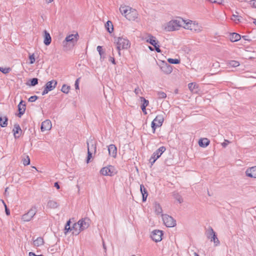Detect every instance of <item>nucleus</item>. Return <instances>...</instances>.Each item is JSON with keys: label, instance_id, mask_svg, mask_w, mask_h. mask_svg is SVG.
I'll use <instances>...</instances> for the list:
<instances>
[{"label": "nucleus", "instance_id": "nucleus-28", "mask_svg": "<svg viewBox=\"0 0 256 256\" xmlns=\"http://www.w3.org/2000/svg\"><path fill=\"white\" fill-rule=\"evenodd\" d=\"M241 38L240 34L236 33H232L230 34V40L232 42H237Z\"/></svg>", "mask_w": 256, "mask_h": 256}, {"label": "nucleus", "instance_id": "nucleus-17", "mask_svg": "<svg viewBox=\"0 0 256 256\" xmlns=\"http://www.w3.org/2000/svg\"><path fill=\"white\" fill-rule=\"evenodd\" d=\"M78 33L76 34H72L68 36H67L65 38V41L66 42H70L72 44H74L78 40Z\"/></svg>", "mask_w": 256, "mask_h": 256}, {"label": "nucleus", "instance_id": "nucleus-31", "mask_svg": "<svg viewBox=\"0 0 256 256\" xmlns=\"http://www.w3.org/2000/svg\"><path fill=\"white\" fill-rule=\"evenodd\" d=\"M105 27L108 32L110 33H112L114 30V26L112 24L110 20H108L105 24Z\"/></svg>", "mask_w": 256, "mask_h": 256}, {"label": "nucleus", "instance_id": "nucleus-62", "mask_svg": "<svg viewBox=\"0 0 256 256\" xmlns=\"http://www.w3.org/2000/svg\"><path fill=\"white\" fill-rule=\"evenodd\" d=\"M102 245H103V248H104L105 250H106V244H104V241H103V242H102Z\"/></svg>", "mask_w": 256, "mask_h": 256}, {"label": "nucleus", "instance_id": "nucleus-7", "mask_svg": "<svg viewBox=\"0 0 256 256\" xmlns=\"http://www.w3.org/2000/svg\"><path fill=\"white\" fill-rule=\"evenodd\" d=\"M162 216L164 223L167 227H174L176 225V221L171 216L162 214Z\"/></svg>", "mask_w": 256, "mask_h": 256}, {"label": "nucleus", "instance_id": "nucleus-59", "mask_svg": "<svg viewBox=\"0 0 256 256\" xmlns=\"http://www.w3.org/2000/svg\"><path fill=\"white\" fill-rule=\"evenodd\" d=\"M110 60H111V62H112V64H116L115 60H114V58L110 57Z\"/></svg>", "mask_w": 256, "mask_h": 256}, {"label": "nucleus", "instance_id": "nucleus-58", "mask_svg": "<svg viewBox=\"0 0 256 256\" xmlns=\"http://www.w3.org/2000/svg\"><path fill=\"white\" fill-rule=\"evenodd\" d=\"M70 222H70V220H68L67 222H66V226H70Z\"/></svg>", "mask_w": 256, "mask_h": 256}, {"label": "nucleus", "instance_id": "nucleus-6", "mask_svg": "<svg viewBox=\"0 0 256 256\" xmlns=\"http://www.w3.org/2000/svg\"><path fill=\"white\" fill-rule=\"evenodd\" d=\"M37 208L36 206H32L27 213L22 215V219L24 222L30 221L34 216L36 214Z\"/></svg>", "mask_w": 256, "mask_h": 256}, {"label": "nucleus", "instance_id": "nucleus-12", "mask_svg": "<svg viewBox=\"0 0 256 256\" xmlns=\"http://www.w3.org/2000/svg\"><path fill=\"white\" fill-rule=\"evenodd\" d=\"M18 116L19 118H21V116L24 114L26 111V102L23 100H21V101L18 106Z\"/></svg>", "mask_w": 256, "mask_h": 256}, {"label": "nucleus", "instance_id": "nucleus-55", "mask_svg": "<svg viewBox=\"0 0 256 256\" xmlns=\"http://www.w3.org/2000/svg\"><path fill=\"white\" fill-rule=\"evenodd\" d=\"M70 230H72V228H70V226H65V228H64V230H65L64 233H65V234H66Z\"/></svg>", "mask_w": 256, "mask_h": 256}, {"label": "nucleus", "instance_id": "nucleus-57", "mask_svg": "<svg viewBox=\"0 0 256 256\" xmlns=\"http://www.w3.org/2000/svg\"><path fill=\"white\" fill-rule=\"evenodd\" d=\"M54 186L57 188V189H60V185L58 183V182H56L54 184Z\"/></svg>", "mask_w": 256, "mask_h": 256}, {"label": "nucleus", "instance_id": "nucleus-63", "mask_svg": "<svg viewBox=\"0 0 256 256\" xmlns=\"http://www.w3.org/2000/svg\"><path fill=\"white\" fill-rule=\"evenodd\" d=\"M46 0V2H48V3L52 2L53 1V0Z\"/></svg>", "mask_w": 256, "mask_h": 256}, {"label": "nucleus", "instance_id": "nucleus-19", "mask_svg": "<svg viewBox=\"0 0 256 256\" xmlns=\"http://www.w3.org/2000/svg\"><path fill=\"white\" fill-rule=\"evenodd\" d=\"M13 132L14 136L16 138H18L20 136L22 132V130H21V128L18 124H14Z\"/></svg>", "mask_w": 256, "mask_h": 256}, {"label": "nucleus", "instance_id": "nucleus-22", "mask_svg": "<svg viewBox=\"0 0 256 256\" xmlns=\"http://www.w3.org/2000/svg\"><path fill=\"white\" fill-rule=\"evenodd\" d=\"M132 8L127 6H120L119 10L122 15L124 16L126 18L127 14L131 10Z\"/></svg>", "mask_w": 256, "mask_h": 256}, {"label": "nucleus", "instance_id": "nucleus-26", "mask_svg": "<svg viewBox=\"0 0 256 256\" xmlns=\"http://www.w3.org/2000/svg\"><path fill=\"white\" fill-rule=\"evenodd\" d=\"M8 118L6 116H0V126L2 128L6 127L8 126Z\"/></svg>", "mask_w": 256, "mask_h": 256}, {"label": "nucleus", "instance_id": "nucleus-24", "mask_svg": "<svg viewBox=\"0 0 256 256\" xmlns=\"http://www.w3.org/2000/svg\"><path fill=\"white\" fill-rule=\"evenodd\" d=\"M140 190L142 196V202L146 201V198L148 196V193L146 189L144 188L143 184L140 186Z\"/></svg>", "mask_w": 256, "mask_h": 256}, {"label": "nucleus", "instance_id": "nucleus-2", "mask_svg": "<svg viewBox=\"0 0 256 256\" xmlns=\"http://www.w3.org/2000/svg\"><path fill=\"white\" fill-rule=\"evenodd\" d=\"M186 22L182 18L172 20L168 22L166 29L168 31H174L178 30L182 24H185Z\"/></svg>", "mask_w": 256, "mask_h": 256}, {"label": "nucleus", "instance_id": "nucleus-42", "mask_svg": "<svg viewBox=\"0 0 256 256\" xmlns=\"http://www.w3.org/2000/svg\"><path fill=\"white\" fill-rule=\"evenodd\" d=\"M157 96H158V98H164L166 97V94L162 92H158Z\"/></svg>", "mask_w": 256, "mask_h": 256}, {"label": "nucleus", "instance_id": "nucleus-27", "mask_svg": "<svg viewBox=\"0 0 256 256\" xmlns=\"http://www.w3.org/2000/svg\"><path fill=\"white\" fill-rule=\"evenodd\" d=\"M242 18V16L239 15V13L237 12H236L235 13L232 15L231 19L236 23H238L241 22Z\"/></svg>", "mask_w": 256, "mask_h": 256}, {"label": "nucleus", "instance_id": "nucleus-10", "mask_svg": "<svg viewBox=\"0 0 256 256\" xmlns=\"http://www.w3.org/2000/svg\"><path fill=\"white\" fill-rule=\"evenodd\" d=\"M114 170V166L110 165L108 166L102 168L100 170V173L103 176H112L116 174Z\"/></svg>", "mask_w": 256, "mask_h": 256}, {"label": "nucleus", "instance_id": "nucleus-14", "mask_svg": "<svg viewBox=\"0 0 256 256\" xmlns=\"http://www.w3.org/2000/svg\"><path fill=\"white\" fill-rule=\"evenodd\" d=\"M138 14L136 10L132 8L127 14L126 19L129 20H134L138 17Z\"/></svg>", "mask_w": 256, "mask_h": 256}, {"label": "nucleus", "instance_id": "nucleus-35", "mask_svg": "<svg viewBox=\"0 0 256 256\" xmlns=\"http://www.w3.org/2000/svg\"><path fill=\"white\" fill-rule=\"evenodd\" d=\"M140 99L141 100V102H142V104L141 106V107H142L143 108H144V107H146L148 104V100H146L144 98V97H140Z\"/></svg>", "mask_w": 256, "mask_h": 256}, {"label": "nucleus", "instance_id": "nucleus-34", "mask_svg": "<svg viewBox=\"0 0 256 256\" xmlns=\"http://www.w3.org/2000/svg\"><path fill=\"white\" fill-rule=\"evenodd\" d=\"M38 78H32L30 80V83L27 84L32 86H35L38 84Z\"/></svg>", "mask_w": 256, "mask_h": 256}, {"label": "nucleus", "instance_id": "nucleus-44", "mask_svg": "<svg viewBox=\"0 0 256 256\" xmlns=\"http://www.w3.org/2000/svg\"><path fill=\"white\" fill-rule=\"evenodd\" d=\"M157 126H157V124H156V122L153 120L152 122V129L154 134L155 132Z\"/></svg>", "mask_w": 256, "mask_h": 256}, {"label": "nucleus", "instance_id": "nucleus-45", "mask_svg": "<svg viewBox=\"0 0 256 256\" xmlns=\"http://www.w3.org/2000/svg\"><path fill=\"white\" fill-rule=\"evenodd\" d=\"M38 98V96H31L28 100L30 102H34Z\"/></svg>", "mask_w": 256, "mask_h": 256}, {"label": "nucleus", "instance_id": "nucleus-30", "mask_svg": "<svg viewBox=\"0 0 256 256\" xmlns=\"http://www.w3.org/2000/svg\"><path fill=\"white\" fill-rule=\"evenodd\" d=\"M153 120L154 121L156 122V124H157V126H161L164 122V118L162 116L158 115Z\"/></svg>", "mask_w": 256, "mask_h": 256}, {"label": "nucleus", "instance_id": "nucleus-5", "mask_svg": "<svg viewBox=\"0 0 256 256\" xmlns=\"http://www.w3.org/2000/svg\"><path fill=\"white\" fill-rule=\"evenodd\" d=\"M184 27V28L190 30L195 32H199L202 30V27L200 26L192 20H190L188 22H186Z\"/></svg>", "mask_w": 256, "mask_h": 256}, {"label": "nucleus", "instance_id": "nucleus-52", "mask_svg": "<svg viewBox=\"0 0 256 256\" xmlns=\"http://www.w3.org/2000/svg\"><path fill=\"white\" fill-rule=\"evenodd\" d=\"M250 5L256 8V0H252L250 2Z\"/></svg>", "mask_w": 256, "mask_h": 256}, {"label": "nucleus", "instance_id": "nucleus-29", "mask_svg": "<svg viewBox=\"0 0 256 256\" xmlns=\"http://www.w3.org/2000/svg\"><path fill=\"white\" fill-rule=\"evenodd\" d=\"M44 240L42 238L38 237L34 241V245L36 246H40L43 245Z\"/></svg>", "mask_w": 256, "mask_h": 256}, {"label": "nucleus", "instance_id": "nucleus-15", "mask_svg": "<svg viewBox=\"0 0 256 256\" xmlns=\"http://www.w3.org/2000/svg\"><path fill=\"white\" fill-rule=\"evenodd\" d=\"M52 128V122L50 120H46L41 124L40 129L42 132L50 130Z\"/></svg>", "mask_w": 256, "mask_h": 256}, {"label": "nucleus", "instance_id": "nucleus-54", "mask_svg": "<svg viewBox=\"0 0 256 256\" xmlns=\"http://www.w3.org/2000/svg\"><path fill=\"white\" fill-rule=\"evenodd\" d=\"M210 2L213 3H218V4H222V0H209Z\"/></svg>", "mask_w": 256, "mask_h": 256}, {"label": "nucleus", "instance_id": "nucleus-46", "mask_svg": "<svg viewBox=\"0 0 256 256\" xmlns=\"http://www.w3.org/2000/svg\"><path fill=\"white\" fill-rule=\"evenodd\" d=\"M96 49H97V50L98 51L100 55V58H102V55L104 54V52H102V46H97Z\"/></svg>", "mask_w": 256, "mask_h": 256}, {"label": "nucleus", "instance_id": "nucleus-43", "mask_svg": "<svg viewBox=\"0 0 256 256\" xmlns=\"http://www.w3.org/2000/svg\"><path fill=\"white\" fill-rule=\"evenodd\" d=\"M92 152H90L88 150V156L86 159V163H89L91 158H92Z\"/></svg>", "mask_w": 256, "mask_h": 256}, {"label": "nucleus", "instance_id": "nucleus-41", "mask_svg": "<svg viewBox=\"0 0 256 256\" xmlns=\"http://www.w3.org/2000/svg\"><path fill=\"white\" fill-rule=\"evenodd\" d=\"M229 65L232 67H237L240 66V62L236 60H231L229 62Z\"/></svg>", "mask_w": 256, "mask_h": 256}, {"label": "nucleus", "instance_id": "nucleus-33", "mask_svg": "<svg viewBox=\"0 0 256 256\" xmlns=\"http://www.w3.org/2000/svg\"><path fill=\"white\" fill-rule=\"evenodd\" d=\"M48 206L52 208H57L58 206V204L54 200H49L48 202Z\"/></svg>", "mask_w": 256, "mask_h": 256}, {"label": "nucleus", "instance_id": "nucleus-23", "mask_svg": "<svg viewBox=\"0 0 256 256\" xmlns=\"http://www.w3.org/2000/svg\"><path fill=\"white\" fill-rule=\"evenodd\" d=\"M52 42V38L50 34L46 30H44V43L46 46L50 44Z\"/></svg>", "mask_w": 256, "mask_h": 256}, {"label": "nucleus", "instance_id": "nucleus-38", "mask_svg": "<svg viewBox=\"0 0 256 256\" xmlns=\"http://www.w3.org/2000/svg\"><path fill=\"white\" fill-rule=\"evenodd\" d=\"M70 89V86H68L66 84H64L62 86L61 90L62 92L67 94L68 93Z\"/></svg>", "mask_w": 256, "mask_h": 256}, {"label": "nucleus", "instance_id": "nucleus-61", "mask_svg": "<svg viewBox=\"0 0 256 256\" xmlns=\"http://www.w3.org/2000/svg\"><path fill=\"white\" fill-rule=\"evenodd\" d=\"M222 146L223 147L225 148L227 146V144L226 142H224L222 144Z\"/></svg>", "mask_w": 256, "mask_h": 256}, {"label": "nucleus", "instance_id": "nucleus-60", "mask_svg": "<svg viewBox=\"0 0 256 256\" xmlns=\"http://www.w3.org/2000/svg\"><path fill=\"white\" fill-rule=\"evenodd\" d=\"M146 107H144V108H143L142 107H141V108L142 110V112L145 114H146Z\"/></svg>", "mask_w": 256, "mask_h": 256}, {"label": "nucleus", "instance_id": "nucleus-16", "mask_svg": "<svg viewBox=\"0 0 256 256\" xmlns=\"http://www.w3.org/2000/svg\"><path fill=\"white\" fill-rule=\"evenodd\" d=\"M246 174L248 177L256 178V166L248 168L246 171Z\"/></svg>", "mask_w": 256, "mask_h": 256}, {"label": "nucleus", "instance_id": "nucleus-37", "mask_svg": "<svg viewBox=\"0 0 256 256\" xmlns=\"http://www.w3.org/2000/svg\"><path fill=\"white\" fill-rule=\"evenodd\" d=\"M168 61L170 64H178L180 62V60L179 59H174L172 58H168Z\"/></svg>", "mask_w": 256, "mask_h": 256}, {"label": "nucleus", "instance_id": "nucleus-40", "mask_svg": "<svg viewBox=\"0 0 256 256\" xmlns=\"http://www.w3.org/2000/svg\"><path fill=\"white\" fill-rule=\"evenodd\" d=\"M12 69L10 68H2L0 67V71L4 74H6L11 71Z\"/></svg>", "mask_w": 256, "mask_h": 256}, {"label": "nucleus", "instance_id": "nucleus-50", "mask_svg": "<svg viewBox=\"0 0 256 256\" xmlns=\"http://www.w3.org/2000/svg\"><path fill=\"white\" fill-rule=\"evenodd\" d=\"M154 48H155L156 50V52H161V50L160 48V46L158 44H157L156 45H155L154 46Z\"/></svg>", "mask_w": 256, "mask_h": 256}, {"label": "nucleus", "instance_id": "nucleus-64", "mask_svg": "<svg viewBox=\"0 0 256 256\" xmlns=\"http://www.w3.org/2000/svg\"><path fill=\"white\" fill-rule=\"evenodd\" d=\"M194 256H200L198 254V253H196V252H194Z\"/></svg>", "mask_w": 256, "mask_h": 256}, {"label": "nucleus", "instance_id": "nucleus-47", "mask_svg": "<svg viewBox=\"0 0 256 256\" xmlns=\"http://www.w3.org/2000/svg\"><path fill=\"white\" fill-rule=\"evenodd\" d=\"M29 58H30V64H34L35 62V61H36V59H35V58H34V54H32L30 56Z\"/></svg>", "mask_w": 256, "mask_h": 256}, {"label": "nucleus", "instance_id": "nucleus-53", "mask_svg": "<svg viewBox=\"0 0 256 256\" xmlns=\"http://www.w3.org/2000/svg\"><path fill=\"white\" fill-rule=\"evenodd\" d=\"M4 206H5V212L7 216H9L10 214V211L9 209L7 208L6 204L4 203Z\"/></svg>", "mask_w": 256, "mask_h": 256}, {"label": "nucleus", "instance_id": "nucleus-4", "mask_svg": "<svg viewBox=\"0 0 256 256\" xmlns=\"http://www.w3.org/2000/svg\"><path fill=\"white\" fill-rule=\"evenodd\" d=\"M206 238L210 240V242H213L216 246L220 244V241L217 237L216 233L214 230L213 228L210 226L208 228L206 232Z\"/></svg>", "mask_w": 256, "mask_h": 256}, {"label": "nucleus", "instance_id": "nucleus-32", "mask_svg": "<svg viewBox=\"0 0 256 256\" xmlns=\"http://www.w3.org/2000/svg\"><path fill=\"white\" fill-rule=\"evenodd\" d=\"M154 209L155 212L157 214H162V210L160 204L158 202L154 203Z\"/></svg>", "mask_w": 256, "mask_h": 256}, {"label": "nucleus", "instance_id": "nucleus-39", "mask_svg": "<svg viewBox=\"0 0 256 256\" xmlns=\"http://www.w3.org/2000/svg\"><path fill=\"white\" fill-rule=\"evenodd\" d=\"M22 160V164L24 166H28L30 164V158L28 156H26V157L24 158Z\"/></svg>", "mask_w": 256, "mask_h": 256}, {"label": "nucleus", "instance_id": "nucleus-25", "mask_svg": "<svg viewBox=\"0 0 256 256\" xmlns=\"http://www.w3.org/2000/svg\"><path fill=\"white\" fill-rule=\"evenodd\" d=\"M210 144V140L206 138H201L198 141V144L201 147H206Z\"/></svg>", "mask_w": 256, "mask_h": 256}, {"label": "nucleus", "instance_id": "nucleus-36", "mask_svg": "<svg viewBox=\"0 0 256 256\" xmlns=\"http://www.w3.org/2000/svg\"><path fill=\"white\" fill-rule=\"evenodd\" d=\"M174 196L175 199H176L180 204H181L183 202V198L182 196L180 195L178 193H176L174 194Z\"/></svg>", "mask_w": 256, "mask_h": 256}, {"label": "nucleus", "instance_id": "nucleus-21", "mask_svg": "<svg viewBox=\"0 0 256 256\" xmlns=\"http://www.w3.org/2000/svg\"><path fill=\"white\" fill-rule=\"evenodd\" d=\"M109 154L113 158H116L117 154V148L114 144H110L108 147Z\"/></svg>", "mask_w": 256, "mask_h": 256}, {"label": "nucleus", "instance_id": "nucleus-11", "mask_svg": "<svg viewBox=\"0 0 256 256\" xmlns=\"http://www.w3.org/2000/svg\"><path fill=\"white\" fill-rule=\"evenodd\" d=\"M162 230H156L152 232L150 236L153 240L156 242H158L162 240Z\"/></svg>", "mask_w": 256, "mask_h": 256}, {"label": "nucleus", "instance_id": "nucleus-1", "mask_svg": "<svg viewBox=\"0 0 256 256\" xmlns=\"http://www.w3.org/2000/svg\"><path fill=\"white\" fill-rule=\"evenodd\" d=\"M114 42L116 44L119 56H120L121 49H128L130 46L129 40L122 38H114Z\"/></svg>", "mask_w": 256, "mask_h": 256}, {"label": "nucleus", "instance_id": "nucleus-13", "mask_svg": "<svg viewBox=\"0 0 256 256\" xmlns=\"http://www.w3.org/2000/svg\"><path fill=\"white\" fill-rule=\"evenodd\" d=\"M87 147L88 150L96 152V142L93 139L91 138L87 142Z\"/></svg>", "mask_w": 256, "mask_h": 256}, {"label": "nucleus", "instance_id": "nucleus-51", "mask_svg": "<svg viewBox=\"0 0 256 256\" xmlns=\"http://www.w3.org/2000/svg\"><path fill=\"white\" fill-rule=\"evenodd\" d=\"M78 228H77V229H74V232H72V234H74L78 235V234H80V232H82V230H80V228H78Z\"/></svg>", "mask_w": 256, "mask_h": 256}, {"label": "nucleus", "instance_id": "nucleus-49", "mask_svg": "<svg viewBox=\"0 0 256 256\" xmlns=\"http://www.w3.org/2000/svg\"><path fill=\"white\" fill-rule=\"evenodd\" d=\"M80 78H78L76 79V80L75 82L74 86L76 90L79 89V80Z\"/></svg>", "mask_w": 256, "mask_h": 256}, {"label": "nucleus", "instance_id": "nucleus-48", "mask_svg": "<svg viewBox=\"0 0 256 256\" xmlns=\"http://www.w3.org/2000/svg\"><path fill=\"white\" fill-rule=\"evenodd\" d=\"M136 95H138L139 94H142V92L140 88L138 86H137L134 90Z\"/></svg>", "mask_w": 256, "mask_h": 256}, {"label": "nucleus", "instance_id": "nucleus-56", "mask_svg": "<svg viewBox=\"0 0 256 256\" xmlns=\"http://www.w3.org/2000/svg\"><path fill=\"white\" fill-rule=\"evenodd\" d=\"M188 88L190 90H192V88H194L195 85L193 83H190L188 84Z\"/></svg>", "mask_w": 256, "mask_h": 256}, {"label": "nucleus", "instance_id": "nucleus-9", "mask_svg": "<svg viewBox=\"0 0 256 256\" xmlns=\"http://www.w3.org/2000/svg\"><path fill=\"white\" fill-rule=\"evenodd\" d=\"M57 85V82L54 80L48 82L44 86V90L42 92V95L44 96L47 94L49 92L53 90Z\"/></svg>", "mask_w": 256, "mask_h": 256}, {"label": "nucleus", "instance_id": "nucleus-18", "mask_svg": "<svg viewBox=\"0 0 256 256\" xmlns=\"http://www.w3.org/2000/svg\"><path fill=\"white\" fill-rule=\"evenodd\" d=\"M160 69L166 74H169L172 72V68L171 66L165 63L162 64L160 67Z\"/></svg>", "mask_w": 256, "mask_h": 256}, {"label": "nucleus", "instance_id": "nucleus-8", "mask_svg": "<svg viewBox=\"0 0 256 256\" xmlns=\"http://www.w3.org/2000/svg\"><path fill=\"white\" fill-rule=\"evenodd\" d=\"M166 150V148L164 146H162L153 153L150 160V162L152 164H153L154 163L156 160L161 156V155L164 152H165Z\"/></svg>", "mask_w": 256, "mask_h": 256}, {"label": "nucleus", "instance_id": "nucleus-20", "mask_svg": "<svg viewBox=\"0 0 256 256\" xmlns=\"http://www.w3.org/2000/svg\"><path fill=\"white\" fill-rule=\"evenodd\" d=\"M144 39L147 42L150 44L154 46L158 44V41L156 40V37L150 34H148V37Z\"/></svg>", "mask_w": 256, "mask_h": 256}, {"label": "nucleus", "instance_id": "nucleus-3", "mask_svg": "<svg viewBox=\"0 0 256 256\" xmlns=\"http://www.w3.org/2000/svg\"><path fill=\"white\" fill-rule=\"evenodd\" d=\"M90 220L88 218H84L80 220L77 222L73 224L72 228H80V230H84L88 228L90 225Z\"/></svg>", "mask_w": 256, "mask_h": 256}]
</instances>
